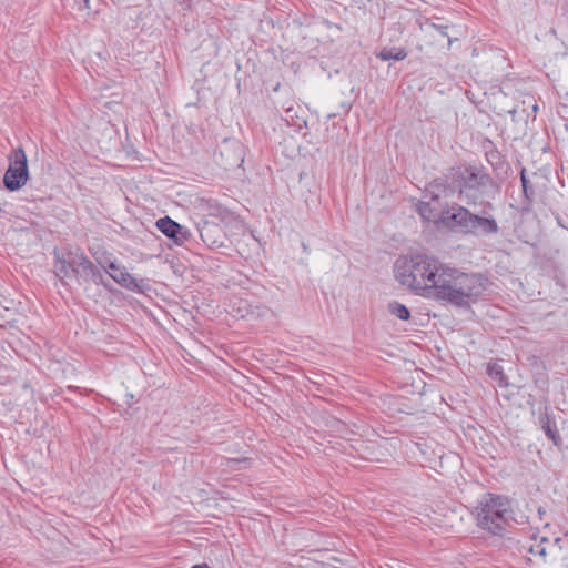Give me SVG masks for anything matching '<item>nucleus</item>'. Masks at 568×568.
Returning a JSON list of instances; mask_svg holds the SVG:
<instances>
[{
  "mask_svg": "<svg viewBox=\"0 0 568 568\" xmlns=\"http://www.w3.org/2000/svg\"><path fill=\"white\" fill-rule=\"evenodd\" d=\"M486 160L493 166L494 171H497L504 165V160L497 150L486 152Z\"/></svg>",
  "mask_w": 568,
  "mask_h": 568,
  "instance_id": "nucleus-18",
  "label": "nucleus"
},
{
  "mask_svg": "<svg viewBox=\"0 0 568 568\" xmlns=\"http://www.w3.org/2000/svg\"><path fill=\"white\" fill-rule=\"evenodd\" d=\"M439 221L446 229L464 235L489 236L499 232L494 215L487 211H483L481 215L476 214L457 203L442 210Z\"/></svg>",
  "mask_w": 568,
  "mask_h": 568,
  "instance_id": "nucleus-3",
  "label": "nucleus"
},
{
  "mask_svg": "<svg viewBox=\"0 0 568 568\" xmlns=\"http://www.w3.org/2000/svg\"><path fill=\"white\" fill-rule=\"evenodd\" d=\"M531 539L536 540V539H537V535H536V534H534V535L531 536Z\"/></svg>",
  "mask_w": 568,
  "mask_h": 568,
  "instance_id": "nucleus-24",
  "label": "nucleus"
},
{
  "mask_svg": "<svg viewBox=\"0 0 568 568\" xmlns=\"http://www.w3.org/2000/svg\"><path fill=\"white\" fill-rule=\"evenodd\" d=\"M548 541L549 539L547 537H541L539 539V542L536 545L518 541L517 550L520 554H532L545 559L547 555L545 544H547Z\"/></svg>",
  "mask_w": 568,
  "mask_h": 568,
  "instance_id": "nucleus-13",
  "label": "nucleus"
},
{
  "mask_svg": "<svg viewBox=\"0 0 568 568\" xmlns=\"http://www.w3.org/2000/svg\"><path fill=\"white\" fill-rule=\"evenodd\" d=\"M394 274L400 285L417 295L465 310H469L487 288L483 275L463 273L424 253L399 256Z\"/></svg>",
  "mask_w": 568,
  "mask_h": 568,
  "instance_id": "nucleus-1",
  "label": "nucleus"
},
{
  "mask_svg": "<svg viewBox=\"0 0 568 568\" xmlns=\"http://www.w3.org/2000/svg\"><path fill=\"white\" fill-rule=\"evenodd\" d=\"M476 510L477 525L495 536H501L513 519L511 501L503 495H484Z\"/></svg>",
  "mask_w": 568,
  "mask_h": 568,
  "instance_id": "nucleus-5",
  "label": "nucleus"
},
{
  "mask_svg": "<svg viewBox=\"0 0 568 568\" xmlns=\"http://www.w3.org/2000/svg\"><path fill=\"white\" fill-rule=\"evenodd\" d=\"M388 312L402 321H408L410 317L409 310L397 301L388 303Z\"/></svg>",
  "mask_w": 568,
  "mask_h": 568,
  "instance_id": "nucleus-17",
  "label": "nucleus"
},
{
  "mask_svg": "<svg viewBox=\"0 0 568 568\" xmlns=\"http://www.w3.org/2000/svg\"><path fill=\"white\" fill-rule=\"evenodd\" d=\"M102 267L108 271L111 270V273H118L122 266L118 265L115 262H110L106 265H102Z\"/></svg>",
  "mask_w": 568,
  "mask_h": 568,
  "instance_id": "nucleus-19",
  "label": "nucleus"
},
{
  "mask_svg": "<svg viewBox=\"0 0 568 568\" xmlns=\"http://www.w3.org/2000/svg\"><path fill=\"white\" fill-rule=\"evenodd\" d=\"M538 423L540 428L544 430L546 436L552 442V444L557 447H560L562 445V438L559 435L556 422L549 415L548 405H545L544 407L539 408Z\"/></svg>",
  "mask_w": 568,
  "mask_h": 568,
  "instance_id": "nucleus-11",
  "label": "nucleus"
},
{
  "mask_svg": "<svg viewBox=\"0 0 568 568\" xmlns=\"http://www.w3.org/2000/svg\"><path fill=\"white\" fill-rule=\"evenodd\" d=\"M244 146L237 139L222 140L214 152V161L222 169L230 171L240 168L244 162Z\"/></svg>",
  "mask_w": 568,
  "mask_h": 568,
  "instance_id": "nucleus-7",
  "label": "nucleus"
},
{
  "mask_svg": "<svg viewBox=\"0 0 568 568\" xmlns=\"http://www.w3.org/2000/svg\"><path fill=\"white\" fill-rule=\"evenodd\" d=\"M191 568H211L207 564H197L192 566Z\"/></svg>",
  "mask_w": 568,
  "mask_h": 568,
  "instance_id": "nucleus-21",
  "label": "nucleus"
},
{
  "mask_svg": "<svg viewBox=\"0 0 568 568\" xmlns=\"http://www.w3.org/2000/svg\"><path fill=\"white\" fill-rule=\"evenodd\" d=\"M509 113H510L511 115H515L516 110L514 109V110L509 111Z\"/></svg>",
  "mask_w": 568,
  "mask_h": 568,
  "instance_id": "nucleus-23",
  "label": "nucleus"
},
{
  "mask_svg": "<svg viewBox=\"0 0 568 568\" xmlns=\"http://www.w3.org/2000/svg\"><path fill=\"white\" fill-rule=\"evenodd\" d=\"M376 57L383 61H402L407 57V51L404 48H383Z\"/></svg>",
  "mask_w": 568,
  "mask_h": 568,
  "instance_id": "nucleus-15",
  "label": "nucleus"
},
{
  "mask_svg": "<svg viewBox=\"0 0 568 568\" xmlns=\"http://www.w3.org/2000/svg\"><path fill=\"white\" fill-rule=\"evenodd\" d=\"M201 240L210 248H220L224 246L225 233L222 226L212 221H203L199 225Z\"/></svg>",
  "mask_w": 568,
  "mask_h": 568,
  "instance_id": "nucleus-10",
  "label": "nucleus"
},
{
  "mask_svg": "<svg viewBox=\"0 0 568 568\" xmlns=\"http://www.w3.org/2000/svg\"><path fill=\"white\" fill-rule=\"evenodd\" d=\"M54 273L62 285H67L65 278L75 277L85 283L106 286L102 272L80 248L54 252Z\"/></svg>",
  "mask_w": 568,
  "mask_h": 568,
  "instance_id": "nucleus-4",
  "label": "nucleus"
},
{
  "mask_svg": "<svg viewBox=\"0 0 568 568\" xmlns=\"http://www.w3.org/2000/svg\"><path fill=\"white\" fill-rule=\"evenodd\" d=\"M519 175L523 187V203L526 205V207H529L536 195L535 186L528 179L525 168H521Z\"/></svg>",
  "mask_w": 568,
  "mask_h": 568,
  "instance_id": "nucleus-14",
  "label": "nucleus"
},
{
  "mask_svg": "<svg viewBox=\"0 0 568 568\" xmlns=\"http://www.w3.org/2000/svg\"><path fill=\"white\" fill-rule=\"evenodd\" d=\"M155 226L161 233H163L168 239L172 240L176 245L184 244L191 237V232L187 229L168 215L156 220Z\"/></svg>",
  "mask_w": 568,
  "mask_h": 568,
  "instance_id": "nucleus-9",
  "label": "nucleus"
},
{
  "mask_svg": "<svg viewBox=\"0 0 568 568\" xmlns=\"http://www.w3.org/2000/svg\"><path fill=\"white\" fill-rule=\"evenodd\" d=\"M532 111H534V113H536L538 111V105L536 103H534V105H532Z\"/></svg>",
  "mask_w": 568,
  "mask_h": 568,
  "instance_id": "nucleus-22",
  "label": "nucleus"
},
{
  "mask_svg": "<svg viewBox=\"0 0 568 568\" xmlns=\"http://www.w3.org/2000/svg\"><path fill=\"white\" fill-rule=\"evenodd\" d=\"M455 182L458 185V197L466 205H480L494 210L491 201L500 193V185L480 164H467L457 171Z\"/></svg>",
  "mask_w": 568,
  "mask_h": 568,
  "instance_id": "nucleus-2",
  "label": "nucleus"
},
{
  "mask_svg": "<svg viewBox=\"0 0 568 568\" xmlns=\"http://www.w3.org/2000/svg\"><path fill=\"white\" fill-rule=\"evenodd\" d=\"M458 190L457 183L454 181L449 183L446 178H437L432 181L424 191V199H429L430 202L446 210L448 205V199L453 197Z\"/></svg>",
  "mask_w": 568,
  "mask_h": 568,
  "instance_id": "nucleus-8",
  "label": "nucleus"
},
{
  "mask_svg": "<svg viewBox=\"0 0 568 568\" xmlns=\"http://www.w3.org/2000/svg\"><path fill=\"white\" fill-rule=\"evenodd\" d=\"M488 373H489V375H490V376H493V377H494V376H497V375L503 376V369H501V367H499V366L491 367V368L489 369V372H488Z\"/></svg>",
  "mask_w": 568,
  "mask_h": 568,
  "instance_id": "nucleus-20",
  "label": "nucleus"
},
{
  "mask_svg": "<svg viewBox=\"0 0 568 568\" xmlns=\"http://www.w3.org/2000/svg\"><path fill=\"white\" fill-rule=\"evenodd\" d=\"M9 168L4 173L3 184L8 191L20 190L29 179L27 155L22 148L13 150L9 156Z\"/></svg>",
  "mask_w": 568,
  "mask_h": 568,
  "instance_id": "nucleus-6",
  "label": "nucleus"
},
{
  "mask_svg": "<svg viewBox=\"0 0 568 568\" xmlns=\"http://www.w3.org/2000/svg\"><path fill=\"white\" fill-rule=\"evenodd\" d=\"M440 207H438V205L435 204L434 202H430L429 199H424V201H420L419 204L417 205L419 214L427 220L435 217V212L438 211Z\"/></svg>",
  "mask_w": 568,
  "mask_h": 568,
  "instance_id": "nucleus-16",
  "label": "nucleus"
},
{
  "mask_svg": "<svg viewBox=\"0 0 568 568\" xmlns=\"http://www.w3.org/2000/svg\"><path fill=\"white\" fill-rule=\"evenodd\" d=\"M109 275L122 287L135 293H144L150 288L149 284L144 280L135 278L123 266L118 273H109Z\"/></svg>",
  "mask_w": 568,
  "mask_h": 568,
  "instance_id": "nucleus-12",
  "label": "nucleus"
}]
</instances>
